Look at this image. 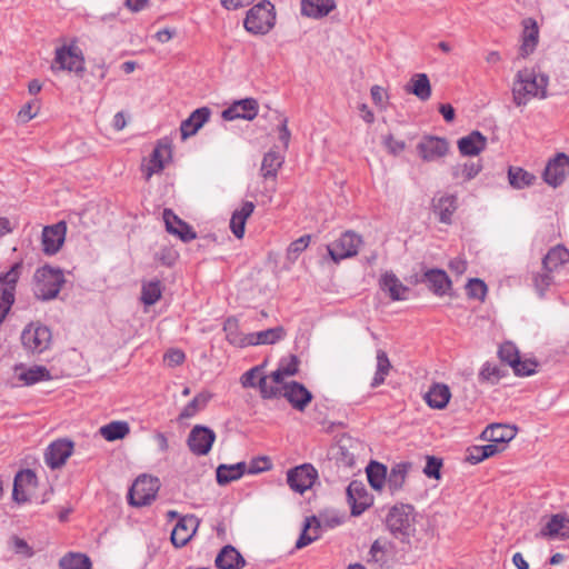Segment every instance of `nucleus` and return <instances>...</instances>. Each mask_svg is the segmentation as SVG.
Masks as SVG:
<instances>
[{
    "mask_svg": "<svg viewBox=\"0 0 569 569\" xmlns=\"http://www.w3.org/2000/svg\"><path fill=\"white\" fill-rule=\"evenodd\" d=\"M548 77L533 69H522L516 74L512 84V99L516 106H526L531 99L547 96Z\"/></svg>",
    "mask_w": 569,
    "mask_h": 569,
    "instance_id": "nucleus-1",
    "label": "nucleus"
},
{
    "mask_svg": "<svg viewBox=\"0 0 569 569\" xmlns=\"http://www.w3.org/2000/svg\"><path fill=\"white\" fill-rule=\"evenodd\" d=\"M66 279L61 269L44 266L36 270L34 295L38 299L48 301L58 297Z\"/></svg>",
    "mask_w": 569,
    "mask_h": 569,
    "instance_id": "nucleus-2",
    "label": "nucleus"
},
{
    "mask_svg": "<svg viewBox=\"0 0 569 569\" xmlns=\"http://www.w3.org/2000/svg\"><path fill=\"white\" fill-rule=\"evenodd\" d=\"M274 7L270 1L263 0L247 12L243 27L251 34L264 36L274 27Z\"/></svg>",
    "mask_w": 569,
    "mask_h": 569,
    "instance_id": "nucleus-3",
    "label": "nucleus"
},
{
    "mask_svg": "<svg viewBox=\"0 0 569 569\" xmlns=\"http://www.w3.org/2000/svg\"><path fill=\"white\" fill-rule=\"evenodd\" d=\"M51 70L53 72H74L78 77H82L86 70L84 58L79 47L71 43L69 46L57 48Z\"/></svg>",
    "mask_w": 569,
    "mask_h": 569,
    "instance_id": "nucleus-4",
    "label": "nucleus"
},
{
    "mask_svg": "<svg viewBox=\"0 0 569 569\" xmlns=\"http://www.w3.org/2000/svg\"><path fill=\"white\" fill-rule=\"evenodd\" d=\"M51 342V330L39 322L29 323L21 332V343L28 353L40 355L50 348Z\"/></svg>",
    "mask_w": 569,
    "mask_h": 569,
    "instance_id": "nucleus-5",
    "label": "nucleus"
},
{
    "mask_svg": "<svg viewBox=\"0 0 569 569\" xmlns=\"http://www.w3.org/2000/svg\"><path fill=\"white\" fill-rule=\"evenodd\" d=\"M159 489L158 478L142 475L136 479L129 490V503L134 507L148 506L156 499Z\"/></svg>",
    "mask_w": 569,
    "mask_h": 569,
    "instance_id": "nucleus-6",
    "label": "nucleus"
},
{
    "mask_svg": "<svg viewBox=\"0 0 569 569\" xmlns=\"http://www.w3.org/2000/svg\"><path fill=\"white\" fill-rule=\"evenodd\" d=\"M362 238L353 231L343 232L337 240L328 244V253L335 262L353 257L358 253Z\"/></svg>",
    "mask_w": 569,
    "mask_h": 569,
    "instance_id": "nucleus-7",
    "label": "nucleus"
},
{
    "mask_svg": "<svg viewBox=\"0 0 569 569\" xmlns=\"http://www.w3.org/2000/svg\"><path fill=\"white\" fill-rule=\"evenodd\" d=\"M172 148L168 139H161L154 147L147 164L142 166L146 180H149L154 173H159L164 169L166 163L171 160Z\"/></svg>",
    "mask_w": 569,
    "mask_h": 569,
    "instance_id": "nucleus-8",
    "label": "nucleus"
},
{
    "mask_svg": "<svg viewBox=\"0 0 569 569\" xmlns=\"http://www.w3.org/2000/svg\"><path fill=\"white\" fill-rule=\"evenodd\" d=\"M318 477V472L310 463H305L290 469L287 473V482L289 487L299 493H303L310 489Z\"/></svg>",
    "mask_w": 569,
    "mask_h": 569,
    "instance_id": "nucleus-9",
    "label": "nucleus"
},
{
    "mask_svg": "<svg viewBox=\"0 0 569 569\" xmlns=\"http://www.w3.org/2000/svg\"><path fill=\"white\" fill-rule=\"evenodd\" d=\"M216 440V433L212 429L203 426H194L188 437V447L197 456H204L210 450Z\"/></svg>",
    "mask_w": 569,
    "mask_h": 569,
    "instance_id": "nucleus-10",
    "label": "nucleus"
},
{
    "mask_svg": "<svg viewBox=\"0 0 569 569\" xmlns=\"http://www.w3.org/2000/svg\"><path fill=\"white\" fill-rule=\"evenodd\" d=\"M569 173V156L558 153L545 169V181L552 187L560 186Z\"/></svg>",
    "mask_w": 569,
    "mask_h": 569,
    "instance_id": "nucleus-11",
    "label": "nucleus"
},
{
    "mask_svg": "<svg viewBox=\"0 0 569 569\" xmlns=\"http://www.w3.org/2000/svg\"><path fill=\"white\" fill-rule=\"evenodd\" d=\"M72 451L73 443L70 440L59 439L53 441L46 450V463L51 469H58L66 463L67 459L72 455Z\"/></svg>",
    "mask_w": 569,
    "mask_h": 569,
    "instance_id": "nucleus-12",
    "label": "nucleus"
},
{
    "mask_svg": "<svg viewBox=\"0 0 569 569\" xmlns=\"http://www.w3.org/2000/svg\"><path fill=\"white\" fill-rule=\"evenodd\" d=\"M258 102L253 98H246L233 102L222 111V118L227 121L236 119L252 120L258 114Z\"/></svg>",
    "mask_w": 569,
    "mask_h": 569,
    "instance_id": "nucleus-13",
    "label": "nucleus"
},
{
    "mask_svg": "<svg viewBox=\"0 0 569 569\" xmlns=\"http://www.w3.org/2000/svg\"><path fill=\"white\" fill-rule=\"evenodd\" d=\"M347 500L352 516L361 515L371 505V498L360 481H351L347 488Z\"/></svg>",
    "mask_w": 569,
    "mask_h": 569,
    "instance_id": "nucleus-14",
    "label": "nucleus"
},
{
    "mask_svg": "<svg viewBox=\"0 0 569 569\" xmlns=\"http://www.w3.org/2000/svg\"><path fill=\"white\" fill-rule=\"evenodd\" d=\"M67 232V224L64 221H59L53 226L44 227L42 231V246L47 254L57 253L64 242Z\"/></svg>",
    "mask_w": 569,
    "mask_h": 569,
    "instance_id": "nucleus-15",
    "label": "nucleus"
},
{
    "mask_svg": "<svg viewBox=\"0 0 569 569\" xmlns=\"http://www.w3.org/2000/svg\"><path fill=\"white\" fill-rule=\"evenodd\" d=\"M199 519L193 516H184L179 519L171 532V542L176 547L186 546L197 531Z\"/></svg>",
    "mask_w": 569,
    "mask_h": 569,
    "instance_id": "nucleus-16",
    "label": "nucleus"
},
{
    "mask_svg": "<svg viewBox=\"0 0 569 569\" xmlns=\"http://www.w3.org/2000/svg\"><path fill=\"white\" fill-rule=\"evenodd\" d=\"M538 536L548 539H568L569 517L565 513L552 515L541 528Z\"/></svg>",
    "mask_w": 569,
    "mask_h": 569,
    "instance_id": "nucleus-17",
    "label": "nucleus"
},
{
    "mask_svg": "<svg viewBox=\"0 0 569 569\" xmlns=\"http://www.w3.org/2000/svg\"><path fill=\"white\" fill-rule=\"evenodd\" d=\"M448 148L447 140L438 137H425L417 146L420 157L429 162L443 157Z\"/></svg>",
    "mask_w": 569,
    "mask_h": 569,
    "instance_id": "nucleus-18",
    "label": "nucleus"
},
{
    "mask_svg": "<svg viewBox=\"0 0 569 569\" xmlns=\"http://www.w3.org/2000/svg\"><path fill=\"white\" fill-rule=\"evenodd\" d=\"M297 410L303 411L312 400L311 392L301 383L291 381L283 385L282 395Z\"/></svg>",
    "mask_w": 569,
    "mask_h": 569,
    "instance_id": "nucleus-19",
    "label": "nucleus"
},
{
    "mask_svg": "<svg viewBox=\"0 0 569 569\" xmlns=\"http://www.w3.org/2000/svg\"><path fill=\"white\" fill-rule=\"evenodd\" d=\"M163 221L169 233L179 237L182 241L189 242L197 238L192 228L181 220L171 209L163 210Z\"/></svg>",
    "mask_w": 569,
    "mask_h": 569,
    "instance_id": "nucleus-20",
    "label": "nucleus"
},
{
    "mask_svg": "<svg viewBox=\"0 0 569 569\" xmlns=\"http://www.w3.org/2000/svg\"><path fill=\"white\" fill-rule=\"evenodd\" d=\"M517 431L516 426L492 423L482 431L481 437L486 441L496 442L505 448L506 443L516 437Z\"/></svg>",
    "mask_w": 569,
    "mask_h": 569,
    "instance_id": "nucleus-21",
    "label": "nucleus"
},
{
    "mask_svg": "<svg viewBox=\"0 0 569 569\" xmlns=\"http://www.w3.org/2000/svg\"><path fill=\"white\" fill-rule=\"evenodd\" d=\"M409 507H393L387 516V526L395 535H408L411 527Z\"/></svg>",
    "mask_w": 569,
    "mask_h": 569,
    "instance_id": "nucleus-22",
    "label": "nucleus"
},
{
    "mask_svg": "<svg viewBox=\"0 0 569 569\" xmlns=\"http://www.w3.org/2000/svg\"><path fill=\"white\" fill-rule=\"evenodd\" d=\"M522 27L523 31L519 53L522 58H526L535 51L538 44L539 29L537 21L532 18H526L522 21Z\"/></svg>",
    "mask_w": 569,
    "mask_h": 569,
    "instance_id": "nucleus-23",
    "label": "nucleus"
},
{
    "mask_svg": "<svg viewBox=\"0 0 569 569\" xmlns=\"http://www.w3.org/2000/svg\"><path fill=\"white\" fill-rule=\"evenodd\" d=\"M37 482L36 473L30 470H21L19 471L13 481V490H12V499L17 503H24L29 500L28 493L26 491V487H34Z\"/></svg>",
    "mask_w": 569,
    "mask_h": 569,
    "instance_id": "nucleus-24",
    "label": "nucleus"
},
{
    "mask_svg": "<svg viewBox=\"0 0 569 569\" xmlns=\"http://www.w3.org/2000/svg\"><path fill=\"white\" fill-rule=\"evenodd\" d=\"M210 109L202 107L196 109L191 114L181 122L180 132L182 139H187L198 132L200 128L209 120Z\"/></svg>",
    "mask_w": 569,
    "mask_h": 569,
    "instance_id": "nucleus-25",
    "label": "nucleus"
},
{
    "mask_svg": "<svg viewBox=\"0 0 569 569\" xmlns=\"http://www.w3.org/2000/svg\"><path fill=\"white\" fill-rule=\"evenodd\" d=\"M423 281L437 296L446 295L451 288V280L446 271L441 269H430L426 271L423 274Z\"/></svg>",
    "mask_w": 569,
    "mask_h": 569,
    "instance_id": "nucleus-26",
    "label": "nucleus"
},
{
    "mask_svg": "<svg viewBox=\"0 0 569 569\" xmlns=\"http://www.w3.org/2000/svg\"><path fill=\"white\" fill-rule=\"evenodd\" d=\"M381 289L389 293L393 301L407 299L409 288L406 287L393 272H386L380 279Z\"/></svg>",
    "mask_w": 569,
    "mask_h": 569,
    "instance_id": "nucleus-27",
    "label": "nucleus"
},
{
    "mask_svg": "<svg viewBox=\"0 0 569 569\" xmlns=\"http://www.w3.org/2000/svg\"><path fill=\"white\" fill-rule=\"evenodd\" d=\"M284 381L279 378V373L271 372L269 376L259 378L258 388L263 399H273L281 397Z\"/></svg>",
    "mask_w": 569,
    "mask_h": 569,
    "instance_id": "nucleus-28",
    "label": "nucleus"
},
{
    "mask_svg": "<svg viewBox=\"0 0 569 569\" xmlns=\"http://www.w3.org/2000/svg\"><path fill=\"white\" fill-rule=\"evenodd\" d=\"M487 146V138L479 131H472L470 134L458 140V148L463 156H477Z\"/></svg>",
    "mask_w": 569,
    "mask_h": 569,
    "instance_id": "nucleus-29",
    "label": "nucleus"
},
{
    "mask_svg": "<svg viewBox=\"0 0 569 569\" xmlns=\"http://www.w3.org/2000/svg\"><path fill=\"white\" fill-rule=\"evenodd\" d=\"M246 565L243 557L232 546H226L216 558V566L219 569H241Z\"/></svg>",
    "mask_w": 569,
    "mask_h": 569,
    "instance_id": "nucleus-30",
    "label": "nucleus"
},
{
    "mask_svg": "<svg viewBox=\"0 0 569 569\" xmlns=\"http://www.w3.org/2000/svg\"><path fill=\"white\" fill-rule=\"evenodd\" d=\"M253 210L254 203L246 201L240 209L232 213L230 219V229L236 238H243L247 219L252 214Z\"/></svg>",
    "mask_w": 569,
    "mask_h": 569,
    "instance_id": "nucleus-31",
    "label": "nucleus"
},
{
    "mask_svg": "<svg viewBox=\"0 0 569 569\" xmlns=\"http://www.w3.org/2000/svg\"><path fill=\"white\" fill-rule=\"evenodd\" d=\"M451 398L450 389L447 385L435 383L430 387L425 396V400L429 407L435 409H443Z\"/></svg>",
    "mask_w": 569,
    "mask_h": 569,
    "instance_id": "nucleus-32",
    "label": "nucleus"
},
{
    "mask_svg": "<svg viewBox=\"0 0 569 569\" xmlns=\"http://www.w3.org/2000/svg\"><path fill=\"white\" fill-rule=\"evenodd\" d=\"M333 0H302L301 13L310 18H322L335 9Z\"/></svg>",
    "mask_w": 569,
    "mask_h": 569,
    "instance_id": "nucleus-33",
    "label": "nucleus"
},
{
    "mask_svg": "<svg viewBox=\"0 0 569 569\" xmlns=\"http://www.w3.org/2000/svg\"><path fill=\"white\" fill-rule=\"evenodd\" d=\"M435 211L439 214V219L443 223L451 221V216L457 209V198L453 194H446L432 200Z\"/></svg>",
    "mask_w": 569,
    "mask_h": 569,
    "instance_id": "nucleus-34",
    "label": "nucleus"
},
{
    "mask_svg": "<svg viewBox=\"0 0 569 569\" xmlns=\"http://www.w3.org/2000/svg\"><path fill=\"white\" fill-rule=\"evenodd\" d=\"M567 262H569V251L562 246H556L543 257L542 269L553 272Z\"/></svg>",
    "mask_w": 569,
    "mask_h": 569,
    "instance_id": "nucleus-35",
    "label": "nucleus"
},
{
    "mask_svg": "<svg viewBox=\"0 0 569 569\" xmlns=\"http://www.w3.org/2000/svg\"><path fill=\"white\" fill-rule=\"evenodd\" d=\"M410 465L405 462L397 463L391 468L386 478V483L391 495H395L402 489Z\"/></svg>",
    "mask_w": 569,
    "mask_h": 569,
    "instance_id": "nucleus-36",
    "label": "nucleus"
},
{
    "mask_svg": "<svg viewBox=\"0 0 569 569\" xmlns=\"http://www.w3.org/2000/svg\"><path fill=\"white\" fill-rule=\"evenodd\" d=\"M286 336V330L283 327H274L267 330H262L259 332L249 333V339L252 340L249 342V346H258V345H273Z\"/></svg>",
    "mask_w": 569,
    "mask_h": 569,
    "instance_id": "nucleus-37",
    "label": "nucleus"
},
{
    "mask_svg": "<svg viewBox=\"0 0 569 569\" xmlns=\"http://www.w3.org/2000/svg\"><path fill=\"white\" fill-rule=\"evenodd\" d=\"M406 90L420 100H428L431 96V86L426 73H416L408 83Z\"/></svg>",
    "mask_w": 569,
    "mask_h": 569,
    "instance_id": "nucleus-38",
    "label": "nucleus"
},
{
    "mask_svg": "<svg viewBox=\"0 0 569 569\" xmlns=\"http://www.w3.org/2000/svg\"><path fill=\"white\" fill-rule=\"evenodd\" d=\"M246 462H238L234 465H220L217 468V482L219 485H227L231 481L238 480L246 472Z\"/></svg>",
    "mask_w": 569,
    "mask_h": 569,
    "instance_id": "nucleus-39",
    "label": "nucleus"
},
{
    "mask_svg": "<svg viewBox=\"0 0 569 569\" xmlns=\"http://www.w3.org/2000/svg\"><path fill=\"white\" fill-rule=\"evenodd\" d=\"M223 331L226 332L227 340L239 348L248 347L249 342L252 340L249 339L248 335H242L239 331L238 321L233 318H228L223 325Z\"/></svg>",
    "mask_w": 569,
    "mask_h": 569,
    "instance_id": "nucleus-40",
    "label": "nucleus"
},
{
    "mask_svg": "<svg viewBox=\"0 0 569 569\" xmlns=\"http://www.w3.org/2000/svg\"><path fill=\"white\" fill-rule=\"evenodd\" d=\"M319 527H320V523L315 516L306 518L302 532L296 542V548L301 549V548L310 545L316 539H318Z\"/></svg>",
    "mask_w": 569,
    "mask_h": 569,
    "instance_id": "nucleus-41",
    "label": "nucleus"
},
{
    "mask_svg": "<svg viewBox=\"0 0 569 569\" xmlns=\"http://www.w3.org/2000/svg\"><path fill=\"white\" fill-rule=\"evenodd\" d=\"M130 432L127 421H112L100 428L101 436L108 441L123 439Z\"/></svg>",
    "mask_w": 569,
    "mask_h": 569,
    "instance_id": "nucleus-42",
    "label": "nucleus"
},
{
    "mask_svg": "<svg viewBox=\"0 0 569 569\" xmlns=\"http://www.w3.org/2000/svg\"><path fill=\"white\" fill-rule=\"evenodd\" d=\"M18 379L27 386L51 379L50 371L43 366L30 367L18 375Z\"/></svg>",
    "mask_w": 569,
    "mask_h": 569,
    "instance_id": "nucleus-43",
    "label": "nucleus"
},
{
    "mask_svg": "<svg viewBox=\"0 0 569 569\" xmlns=\"http://www.w3.org/2000/svg\"><path fill=\"white\" fill-rule=\"evenodd\" d=\"M283 163V157L273 151V150H270L269 152H267L262 159V163H261V174L263 178H276L277 177V172H278V169L282 166Z\"/></svg>",
    "mask_w": 569,
    "mask_h": 569,
    "instance_id": "nucleus-44",
    "label": "nucleus"
},
{
    "mask_svg": "<svg viewBox=\"0 0 569 569\" xmlns=\"http://www.w3.org/2000/svg\"><path fill=\"white\" fill-rule=\"evenodd\" d=\"M211 399V393L207 391H202L198 393L180 412L179 419H189L193 417L197 412L204 409Z\"/></svg>",
    "mask_w": 569,
    "mask_h": 569,
    "instance_id": "nucleus-45",
    "label": "nucleus"
},
{
    "mask_svg": "<svg viewBox=\"0 0 569 569\" xmlns=\"http://www.w3.org/2000/svg\"><path fill=\"white\" fill-rule=\"evenodd\" d=\"M367 477L373 489L380 490L386 483L387 468L377 461H371L367 467Z\"/></svg>",
    "mask_w": 569,
    "mask_h": 569,
    "instance_id": "nucleus-46",
    "label": "nucleus"
},
{
    "mask_svg": "<svg viewBox=\"0 0 569 569\" xmlns=\"http://www.w3.org/2000/svg\"><path fill=\"white\" fill-rule=\"evenodd\" d=\"M482 169L481 163L469 161L463 164H457L452 167L451 173L453 179H462V181H469L473 179Z\"/></svg>",
    "mask_w": 569,
    "mask_h": 569,
    "instance_id": "nucleus-47",
    "label": "nucleus"
},
{
    "mask_svg": "<svg viewBox=\"0 0 569 569\" xmlns=\"http://www.w3.org/2000/svg\"><path fill=\"white\" fill-rule=\"evenodd\" d=\"M21 269L22 262H16L9 271L0 274V291H9L14 295Z\"/></svg>",
    "mask_w": 569,
    "mask_h": 569,
    "instance_id": "nucleus-48",
    "label": "nucleus"
},
{
    "mask_svg": "<svg viewBox=\"0 0 569 569\" xmlns=\"http://www.w3.org/2000/svg\"><path fill=\"white\" fill-rule=\"evenodd\" d=\"M509 183L516 189L532 184L535 176L518 167H510L508 171Z\"/></svg>",
    "mask_w": 569,
    "mask_h": 569,
    "instance_id": "nucleus-49",
    "label": "nucleus"
},
{
    "mask_svg": "<svg viewBox=\"0 0 569 569\" xmlns=\"http://www.w3.org/2000/svg\"><path fill=\"white\" fill-rule=\"evenodd\" d=\"M391 363L387 353L383 350L377 351V370L371 382V387H378L385 382L386 377L389 375Z\"/></svg>",
    "mask_w": 569,
    "mask_h": 569,
    "instance_id": "nucleus-50",
    "label": "nucleus"
},
{
    "mask_svg": "<svg viewBox=\"0 0 569 569\" xmlns=\"http://www.w3.org/2000/svg\"><path fill=\"white\" fill-rule=\"evenodd\" d=\"M61 569H91L90 559L81 553H69L59 561Z\"/></svg>",
    "mask_w": 569,
    "mask_h": 569,
    "instance_id": "nucleus-51",
    "label": "nucleus"
},
{
    "mask_svg": "<svg viewBox=\"0 0 569 569\" xmlns=\"http://www.w3.org/2000/svg\"><path fill=\"white\" fill-rule=\"evenodd\" d=\"M161 298V283L159 280H152L143 283L141 300L147 306L154 305Z\"/></svg>",
    "mask_w": 569,
    "mask_h": 569,
    "instance_id": "nucleus-52",
    "label": "nucleus"
},
{
    "mask_svg": "<svg viewBox=\"0 0 569 569\" xmlns=\"http://www.w3.org/2000/svg\"><path fill=\"white\" fill-rule=\"evenodd\" d=\"M298 357L295 355H290L286 358H282L279 362L278 368L272 372L279 373V378L284 381V378L292 377L298 372Z\"/></svg>",
    "mask_w": 569,
    "mask_h": 569,
    "instance_id": "nucleus-53",
    "label": "nucleus"
},
{
    "mask_svg": "<svg viewBox=\"0 0 569 569\" xmlns=\"http://www.w3.org/2000/svg\"><path fill=\"white\" fill-rule=\"evenodd\" d=\"M351 439H342L338 445L337 460L345 467H353L356 463V455L352 448Z\"/></svg>",
    "mask_w": 569,
    "mask_h": 569,
    "instance_id": "nucleus-54",
    "label": "nucleus"
},
{
    "mask_svg": "<svg viewBox=\"0 0 569 569\" xmlns=\"http://www.w3.org/2000/svg\"><path fill=\"white\" fill-rule=\"evenodd\" d=\"M533 286L540 296H543L545 292L550 288L553 283L552 271L545 270L541 268L540 272H537L532 277Z\"/></svg>",
    "mask_w": 569,
    "mask_h": 569,
    "instance_id": "nucleus-55",
    "label": "nucleus"
},
{
    "mask_svg": "<svg viewBox=\"0 0 569 569\" xmlns=\"http://www.w3.org/2000/svg\"><path fill=\"white\" fill-rule=\"evenodd\" d=\"M503 376L505 373L498 366L486 362L479 372V380L493 385L497 383Z\"/></svg>",
    "mask_w": 569,
    "mask_h": 569,
    "instance_id": "nucleus-56",
    "label": "nucleus"
},
{
    "mask_svg": "<svg viewBox=\"0 0 569 569\" xmlns=\"http://www.w3.org/2000/svg\"><path fill=\"white\" fill-rule=\"evenodd\" d=\"M8 543L10 549L18 556L31 558L34 555L32 547H30L24 539L18 536L10 537Z\"/></svg>",
    "mask_w": 569,
    "mask_h": 569,
    "instance_id": "nucleus-57",
    "label": "nucleus"
},
{
    "mask_svg": "<svg viewBox=\"0 0 569 569\" xmlns=\"http://www.w3.org/2000/svg\"><path fill=\"white\" fill-rule=\"evenodd\" d=\"M498 355L500 360L506 362L510 367H512L515 362H517V359L519 358V351L517 347L509 341L500 346Z\"/></svg>",
    "mask_w": 569,
    "mask_h": 569,
    "instance_id": "nucleus-58",
    "label": "nucleus"
},
{
    "mask_svg": "<svg viewBox=\"0 0 569 569\" xmlns=\"http://www.w3.org/2000/svg\"><path fill=\"white\" fill-rule=\"evenodd\" d=\"M263 366H257L246 371L241 378L240 382L243 388H256L258 387L259 378L266 377L262 372Z\"/></svg>",
    "mask_w": 569,
    "mask_h": 569,
    "instance_id": "nucleus-59",
    "label": "nucleus"
},
{
    "mask_svg": "<svg viewBox=\"0 0 569 569\" xmlns=\"http://www.w3.org/2000/svg\"><path fill=\"white\" fill-rule=\"evenodd\" d=\"M310 239V236L306 234L292 241L287 249L288 259L295 261L298 256L308 248Z\"/></svg>",
    "mask_w": 569,
    "mask_h": 569,
    "instance_id": "nucleus-60",
    "label": "nucleus"
},
{
    "mask_svg": "<svg viewBox=\"0 0 569 569\" xmlns=\"http://www.w3.org/2000/svg\"><path fill=\"white\" fill-rule=\"evenodd\" d=\"M538 362L532 359L521 360L520 357L517 362L511 367L517 376H531L536 372Z\"/></svg>",
    "mask_w": 569,
    "mask_h": 569,
    "instance_id": "nucleus-61",
    "label": "nucleus"
},
{
    "mask_svg": "<svg viewBox=\"0 0 569 569\" xmlns=\"http://www.w3.org/2000/svg\"><path fill=\"white\" fill-rule=\"evenodd\" d=\"M468 296L476 299H483L487 293V286L480 279H470L467 284Z\"/></svg>",
    "mask_w": 569,
    "mask_h": 569,
    "instance_id": "nucleus-62",
    "label": "nucleus"
},
{
    "mask_svg": "<svg viewBox=\"0 0 569 569\" xmlns=\"http://www.w3.org/2000/svg\"><path fill=\"white\" fill-rule=\"evenodd\" d=\"M441 466H442L441 459H438L433 456H428L423 472L429 478L439 479Z\"/></svg>",
    "mask_w": 569,
    "mask_h": 569,
    "instance_id": "nucleus-63",
    "label": "nucleus"
},
{
    "mask_svg": "<svg viewBox=\"0 0 569 569\" xmlns=\"http://www.w3.org/2000/svg\"><path fill=\"white\" fill-rule=\"evenodd\" d=\"M270 467L271 465L269 459L266 457H260L250 461V463L247 466L246 472L256 475L270 469Z\"/></svg>",
    "mask_w": 569,
    "mask_h": 569,
    "instance_id": "nucleus-64",
    "label": "nucleus"
}]
</instances>
